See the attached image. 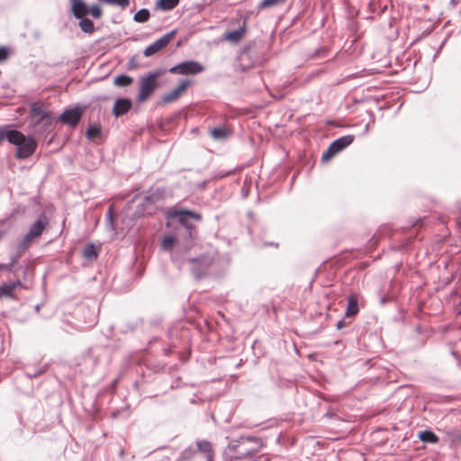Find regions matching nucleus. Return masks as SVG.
I'll return each mask as SVG.
<instances>
[{
	"label": "nucleus",
	"mask_w": 461,
	"mask_h": 461,
	"mask_svg": "<svg viewBox=\"0 0 461 461\" xmlns=\"http://www.w3.org/2000/svg\"><path fill=\"white\" fill-rule=\"evenodd\" d=\"M54 117L50 112L45 111L38 104L30 107L28 121L29 130L34 134H46L50 131Z\"/></svg>",
	"instance_id": "1"
},
{
	"label": "nucleus",
	"mask_w": 461,
	"mask_h": 461,
	"mask_svg": "<svg viewBox=\"0 0 461 461\" xmlns=\"http://www.w3.org/2000/svg\"><path fill=\"white\" fill-rule=\"evenodd\" d=\"M8 142L16 147L15 158L26 159L32 156L37 149V141L33 136L24 135L18 130L12 129L8 135Z\"/></svg>",
	"instance_id": "2"
},
{
	"label": "nucleus",
	"mask_w": 461,
	"mask_h": 461,
	"mask_svg": "<svg viewBox=\"0 0 461 461\" xmlns=\"http://www.w3.org/2000/svg\"><path fill=\"white\" fill-rule=\"evenodd\" d=\"M162 69H157L149 72L144 77H140V90L137 95V102H145L157 88V78L163 74Z\"/></svg>",
	"instance_id": "3"
},
{
	"label": "nucleus",
	"mask_w": 461,
	"mask_h": 461,
	"mask_svg": "<svg viewBox=\"0 0 461 461\" xmlns=\"http://www.w3.org/2000/svg\"><path fill=\"white\" fill-rule=\"evenodd\" d=\"M172 258L174 261L179 262V266L184 263L190 264L191 271L196 278H201L205 276L213 262L212 258L204 255L194 258H187L182 261L176 254H174Z\"/></svg>",
	"instance_id": "4"
},
{
	"label": "nucleus",
	"mask_w": 461,
	"mask_h": 461,
	"mask_svg": "<svg viewBox=\"0 0 461 461\" xmlns=\"http://www.w3.org/2000/svg\"><path fill=\"white\" fill-rule=\"evenodd\" d=\"M164 194L161 190H151L138 206V212L142 215H152L161 206Z\"/></svg>",
	"instance_id": "5"
},
{
	"label": "nucleus",
	"mask_w": 461,
	"mask_h": 461,
	"mask_svg": "<svg viewBox=\"0 0 461 461\" xmlns=\"http://www.w3.org/2000/svg\"><path fill=\"white\" fill-rule=\"evenodd\" d=\"M48 224V218L44 214H41L39 219L30 227L29 231L20 241V248L27 249L30 247L32 241L42 234Z\"/></svg>",
	"instance_id": "6"
},
{
	"label": "nucleus",
	"mask_w": 461,
	"mask_h": 461,
	"mask_svg": "<svg viewBox=\"0 0 461 461\" xmlns=\"http://www.w3.org/2000/svg\"><path fill=\"white\" fill-rule=\"evenodd\" d=\"M69 2L71 4L73 15L76 18H83L89 14L93 18L99 19L103 14V11L98 5H93L87 7L83 0H69Z\"/></svg>",
	"instance_id": "7"
},
{
	"label": "nucleus",
	"mask_w": 461,
	"mask_h": 461,
	"mask_svg": "<svg viewBox=\"0 0 461 461\" xmlns=\"http://www.w3.org/2000/svg\"><path fill=\"white\" fill-rule=\"evenodd\" d=\"M174 75H197L204 71V67L198 61L186 60L169 68Z\"/></svg>",
	"instance_id": "8"
},
{
	"label": "nucleus",
	"mask_w": 461,
	"mask_h": 461,
	"mask_svg": "<svg viewBox=\"0 0 461 461\" xmlns=\"http://www.w3.org/2000/svg\"><path fill=\"white\" fill-rule=\"evenodd\" d=\"M354 140L353 135H346L342 136L336 140H334L329 147L326 152L322 155V160H327L330 157L334 156L335 154L340 152L345 148L349 146Z\"/></svg>",
	"instance_id": "9"
},
{
	"label": "nucleus",
	"mask_w": 461,
	"mask_h": 461,
	"mask_svg": "<svg viewBox=\"0 0 461 461\" xmlns=\"http://www.w3.org/2000/svg\"><path fill=\"white\" fill-rule=\"evenodd\" d=\"M176 33V30H173L159 39L156 40L153 43L149 45L143 51V54L145 57H150L157 52H158L160 50L165 48L174 38V36Z\"/></svg>",
	"instance_id": "10"
},
{
	"label": "nucleus",
	"mask_w": 461,
	"mask_h": 461,
	"mask_svg": "<svg viewBox=\"0 0 461 461\" xmlns=\"http://www.w3.org/2000/svg\"><path fill=\"white\" fill-rule=\"evenodd\" d=\"M173 216L177 218L178 221L188 230H192L194 228L189 221L190 219H194L195 221H200L202 219L201 214L189 210L177 211L173 214Z\"/></svg>",
	"instance_id": "11"
},
{
	"label": "nucleus",
	"mask_w": 461,
	"mask_h": 461,
	"mask_svg": "<svg viewBox=\"0 0 461 461\" xmlns=\"http://www.w3.org/2000/svg\"><path fill=\"white\" fill-rule=\"evenodd\" d=\"M81 115L82 110L78 107H76L64 111L59 119L64 124L76 126L79 122Z\"/></svg>",
	"instance_id": "12"
},
{
	"label": "nucleus",
	"mask_w": 461,
	"mask_h": 461,
	"mask_svg": "<svg viewBox=\"0 0 461 461\" xmlns=\"http://www.w3.org/2000/svg\"><path fill=\"white\" fill-rule=\"evenodd\" d=\"M132 106V103L129 98H118L113 108V113L115 117H120L128 113Z\"/></svg>",
	"instance_id": "13"
},
{
	"label": "nucleus",
	"mask_w": 461,
	"mask_h": 461,
	"mask_svg": "<svg viewBox=\"0 0 461 461\" xmlns=\"http://www.w3.org/2000/svg\"><path fill=\"white\" fill-rule=\"evenodd\" d=\"M189 84L190 82L188 80L182 79L179 83V86L176 88L171 90L163 96V101L165 103H171L176 100L181 95V93L185 91V88L189 86Z\"/></svg>",
	"instance_id": "14"
},
{
	"label": "nucleus",
	"mask_w": 461,
	"mask_h": 461,
	"mask_svg": "<svg viewBox=\"0 0 461 461\" xmlns=\"http://www.w3.org/2000/svg\"><path fill=\"white\" fill-rule=\"evenodd\" d=\"M195 450L204 454L206 461H213L214 451L210 441L205 439L197 440Z\"/></svg>",
	"instance_id": "15"
},
{
	"label": "nucleus",
	"mask_w": 461,
	"mask_h": 461,
	"mask_svg": "<svg viewBox=\"0 0 461 461\" xmlns=\"http://www.w3.org/2000/svg\"><path fill=\"white\" fill-rule=\"evenodd\" d=\"M246 22L243 21L242 25L238 29L224 33V39L230 42H239L244 36L246 31Z\"/></svg>",
	"instance_id": "16"
},
{
	"label": "nucleus",
	"mask_w": 461,
	"mask_h": 461,
	"mask_svg": "<svg viewBox=\"0 0 461 461\" xmlns=\"http://www.w3.org/2000/svg\"><path fill=\"white\" fill-rule=\"evenodd\" d=\"M359 312L358 299L356 294H351L348 297V305L345 311L346 317H354Z\"/></svg>",
	"instance_id": "17"
},
{
	"label": "nucleus",
	"mask_w": 461,
	"mask_h": 461,
	"mask_svg": "<svg viewBox=\"0 0 461 461\" xmlns=\"http://www.w3.org/2000/svg\"><path fill=\"white\" fill-rule=\"evenodd\" d=\"M133 83V77L128 75H118L113 78V85L118 87H126Z\"/></svg>",
	"instance_id": "18"
},
{
	"label": "nucleus",
	"mask_w": 461,
	"mask_h": 461,
	"mask_svg": "<svg viewBox=\"0 0 461 461\" xmlns=\"http://www.w3.org/2000/svg\"><path fill=\"white\" fill-rule=\"evenodd\" d=\"M419 438L425 443L437 444L438 437L431 430H424L419 434Z\"/></svg>",
	"instance_id": "19"
},
{
	"label": "nucleus",
	"mask_w": 461,
	"mask_h": 461,
	"mask_svg": "<svg viewBox=\"0 0 461 461\" xmlns=\"http://www.w3.org/2000/svg\"><path fill=\"white\" fill-rule=\"evenodd\" d=\"M178 4L179 0H158L156 5L163 11H169L177 6Z\"/></svg>",
	"instance_id": "20"
},
{
	"label": "nucleus",
	"mask_w": 461,
	"mask_h": 461,
	"mask_svg": "<svg viewBox=\"0 0 461 461\" xmlns=\"http://www.w3.org/2000/svg\"><path fill=\"white\" fill-rule=\"evenodd\" d=\"M80 19L81 20L79 22V27L82 30V32L89 34L93 33L95 32L94 23L90 19L86 18L85 16Z\"/></svg>",
	"instance_id": "21"
},
{
	"label": "nucleus",
	"mask_w": 461,
	"mask_h": 461,
	"mask_svg": "<svg viewBox=\"0 0 461 461\" xmlns=\"http://www.w3.org/2000/svg\"><path fill=\"white\" fill-rule=\"evenodd\" d=\"M150 17V13L148 9H140L133 16V20L136 23H146Z\"/></svg>",
	"instance_id": "22"
},
{
	"label": "nucleus",
	"mask_w": 461,
	"mask_h": 461,
	"mask_svg": "<svg viewBox=\"0 0 461 461\" xmlns=\"http://www.w3.org/2000/svg\"><path fill=\"white\" fill-rule=\"evenodd\" d=\"M195 454H196L195 448H194L193 447H188L181 452V454L178 457V461L191 460L194 456Z\"/></svg>",
	"instance_id": "23"
},
{
	"label": "nucleus",
	"mask_w": 461,
	"mask_h": 461,
	"mask_svg": "<svg viewBox=\"0 0 461 461\" xmlns=\"http://www.w3.org/2000/svg\"><path fill=\"white\" fill-rule=\"evenodd\" d=\"M211 134L215 140H224L228 136V130L225 127H216L212 130Z\"/></svg>",
	"instance_id": "24"
},
{
	"label": "nucleus",
	"mask_w": 461,
	"mask_h": 461,
	"mask_svg": "<svg viewBox=\"0 0 461 461\" xmlns=\"http://www.w3.org/2000/svg\"><path fill=\"white\" fill-rule=\"evenodd\" d=\"M83 256L88 259L97 258V251L95 245L92 243L87 244L83 250Z\"/></svg>",
	"instance_id": "25"
},
{
	"label": "nucleus",
	"mask_w": 461,
	"mask_h": 461,
	"mask_svg": "<svg viewBox=\"0 0 461 461\" xmlns=\"http://www.w3.org/2000/svg\"><path fill=\"white\" fill-rule=\"evenodd\" d=\"M2 297H8L12 299L15 298L9 284H4L0 285V298Z\"/></svg>",
	"instance_id": "26"
},
{
	"label": "nucleus",
	"mask_w": 461,
	"mask_h": 461,
	"mask_svg": "<svg viewBox=\"0 0 461 461\" xmlns=\"http://www.w3.org/2000/svg\"><path fill=\"white\" fill-rule=\"evenodd\" d=\"M101 134V127L99 125H90L86 130V137L90 140L98 137Z\"/></svg>",
	"instance_id": "27"
},
{
	"label": "nucleus",
	"mask_w": 461,
	"mask_h": 461,
	"mask_svg": "<svg viewBox=\"0 0 461 461\" xmlns=\"http://www.w3.org/2000/svg\"><path fill=\"white\" fill-rule=\"evenodd\" d=\"M174 242H175V238H173L171 236H167L163 239L161 247L165 250H169L172 249Z\"/></svg>",
	"instance_id": "28"
},
{
	"label": "nucleus",
	"mask_w": 461,
	"mask_h": 461,
	"mask_svg": "<svg viewBox=\"0 0 461 461\" xmlns=\"http://www.w3.org/2000/svg\"><path fill=\"white\" fill-rule=\"evenodd\" d=\"M12 129L10 125H4L0 127V143L5 139L8 141V135Z\"/></svg>",
	"instance_id": "29"
},
{
	"label": "nucleus",
	"mask_w": 461,
	"mask_h": 461,
	"mask_svg": "<svg viewBox=\"0 0 461 461\" xmlns=\"http://www.w3.org/2000/svg\"><path fill=\"white\" fill-rule=\"evenodd\" d=\"M103 2H104L106 4L113 5H118L122 8L128 6L129 3H130L129 0H103Z\"/></svg>",
	"instance_id": "30"
},
{
	"label": "nucleus",
	"mask_w": 461,
	"mask_h": 461,
	"mask_svg": "<svg viewBox=\"0 0 461 461\" xmlns=\"http://www.w3.org/2000/svg\"><path fill=\"white\" fill-rule=\"evenodd\" d=\"M10 56V50L6 47H0V62L5 61Z\"/></svg>",
	"instance_id": "31"
},
{
	"label": "nucleus",
	"mask_w": 461,
	"mask_h": 461,
	"mask_svg": "<svg viewBox=\"0 0 461 461\" xmlns=\"http://www.w3.org/2000/svg\"><path fill=\"white\" fill-rule=\"evenodd\" d=\"M328 52V48L322 47L319 50H315L314 53L312 55V58H320L324 57L326 53Z\"/></svg>",
	"instance_id": "32"
},
{
	"label": "nucleus",
	"mask_w": 461,
	"mask_h": 461,
	"mask_svg": "<svg viewBox=\"0 0 461 461\" xmlns=\"http://www.w3.org/2000/svg\"><path fill=\"white\" fill-rule=\"evenodd\" d=\"M10 286H11V289L13 290V292L18 288V287H23V284L20 280H16V281H14L12 283H9Z\"/></svg>",
	"instance_id": "33"
},
{
	"label": "nucleus",
	"mask_w": 461,
	"mask_h": 461,
	"mask_svg": "<svg viewBox=\"0 0 461 461\" xmlns=\"http://www.w3.org/2000/svg\"><path fill=\"white\" fill-rule=\"evenodd\" d=\"M14 266V261L10 264H0V270L11 271Z\"/></svg>",
	"instance_id": "34"
},
{
	"label": "nucleus",
	"mask_w": 461,
	"mask_h": 461,
	"mask_svg": "<svg viewBox=\"0 0 461 461\" xmlns=\"http://www.w3.org/2000/svg\"><path fill=\"white\" fill-rule=\"evenodd\" d=\"M344 326H345V322H344L343 320L338 321V323H337V329L338 330L342 329Z\"/></svg>",
	"instance_id": "35"
},
{
	"label": "nucleus",
	"mask_w": 461,
	"mask_h": 461,
	"mask_svg": "<svg viewBox=\"0 0 461 461\" xmlns=\"http://www.w3.org/2000/svg\"><path fill=\"white\" fill-rule=\"evenodd\" d=\"M248 439L251 442H258L259 440V438H255V437H249V438H248Z\"/></svg>",
	"instance_id": "36"
},
{
	"label": "nucleus",
	"mask_w": 461,
	"mask_h": 461,
	"mask_svg": "<svg viewBox=\"0 0 461 461\" xmlns=\"http://www.w3.org/2000/svg\"><path fill=\"white\" fill-rule=\"evenodd\" d=\"M229 173L223 174L221 176V177L226 176Z\"/></svg>",
	"instance_id": "37"
},
{
	"label": "nucleus",
	"mask_w": 461,
	"mask_h": 461,
	"mask_svg": "<svg viewBox=\"0 0 461 461\" xmlns=\"http://www.w3.org/2000/svg\"><path fill=\"white\" fill-rule=\"evenodd\" d=\"M460 439H461V434H460Z\"/></svg>",
	"instance_id": "38"
}]
</instances>
